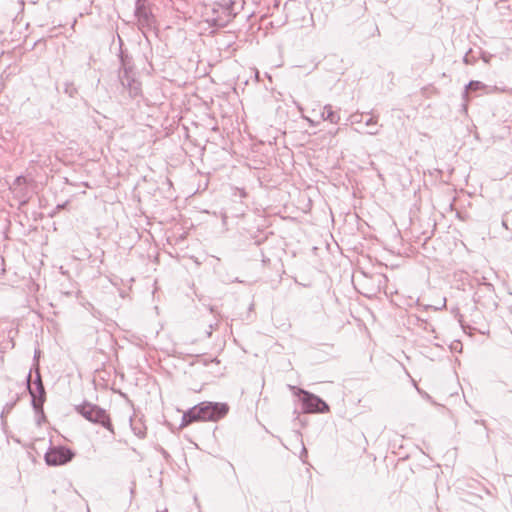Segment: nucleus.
<instances>
[{
    "label": "nucleus",
    "mask_w": 512,
    "mask_h": 512,
    "mask_svg": "<svg viewBox=\"0 0 512 512\" xmlns=\"http://www.w3.org/2000/svg\"><path fill=\"white\" fill-rule=\"evenodd\" d=\"M229 410L225 403L202 402L183 414L181 426L185 427L196 421H217Z\"/></svg>",
    "instance_id": "f257e3e1"
},
{
    "label": "nucleus",
    "mask_w": 512,
    "mask_h": 512,
    "mask_svg": "<svg viewBox=\"0 0 512 512\" xmlns=\"http://www.w3.org/2000/svg\"><path fill=\"white\" fill-rule=\"evenodd\" d=\"M75 410L89 422L99 424L110 432L114 433L113 425L105 409L99 407L96 404L84 402L83 404L77 405Z\"/></svg>",
    "instance_id": "f03ea898"
},
{
    "label": "nucleus",
    "mask_w": 512,
    "mask_h": 512,
    "mask_svg": "<svg viewBox=\"0 0 512 512\" xmlns=\"http://www.w3.org/2000/svg\"><path fill=\"white\" fill-rule=\"evenodd\" d=\"M235 2L232 0H220L214 2L211 7L212 15L207 20L212 26L225 27L236 16L234 11Z\"/></svg>",
    "instance_id": "7ed1b4c3"
},
{
    "label": "nucleus",
    "mask_w": 512,
    "mask_h": 512,
    "mask_svg": "<svg viewBox=\"0 0 512 512\" xmlns=\"http://www.w3.org/2000/svg\"><path fill=\"white\" fill-rule=\"evenodd\" d=\"M295 395L300 397L302 411L304 413H326L329 411L328 404L319 396L301 388L292 387Z\"/></svg>",
    "instance_id": "20e7f679"
},
{
    "label": "nucleus",
    "mask_w": 512,
    "mask_h": 512,
    "mask_svg": "<svg viewBox=\"0 0 512 512\" xmlns=\"http://www.w3.org/2000/svg\"><path fill=\"white\" fill-rule=\"evenodd\" d=\"M27 389L32 398V407L34 410L40 411L42 413V405L46 400V392L41 379V374L39 372L38 365L36 366V377L34 380L35 388L31 386V371L27 375Z\"/></svg>",
    "instance_id": "39448f33"
},
{
    "label": "nucleus",
    "mask_w": 512,
    "mask_h": 512,
    "mask_svg": "<svg viewBox=\"0 0 512 512\" xmlns=\"http://www.w3.org/2000/svg\"><path fill=\"white\" fill-rule=\"evenodd\" d=\"M123 70L119 73V81L123 91H127L130 98H136L141 94V83L131 75V70L127 67L126 57L121 54Z\"/></svg>",
    "instance_id": "423d86ee"
},
{
    "label": "nucleus",
    "mask_w": 512,
    "mask_h": 512,
    "mask_svg": "<svg viewBox=\"0 0 512 512\" xmlns=\"http://www.w3.org/2000/svg\"><path fill=\"white\" fill-rule=\"evenodd\" d=\"M75 453L65 446H53L45 453L44 459L49 466H60L69 463Z\"/></svg>",
    "instance_id": "0eeeda50"
},
{
    "label": "nucleus",
    "mask_w": 512,
    "mask_h": 512,
    "mask_svg": "<svg viewBox=\"0 0 512 512\" xmlns=\"http://www.w3.org/2000/svg\"><path fill=\"white\" fill-rule=\"evenodd\" d=\"M135 15L138 19V24L140 27H150L152 24V15L151 13L146 9V7L140 3V0H138L136 4L135 9Z\"/></svg>",
    "instance_id": "6e6552de"
},
{
    "label": "nucleus",
    "mask_w": 512,
    "mask_h": 512,
    "mask_svg": "<svg viewBox=\"0 0 512 512\" xmlns=\"http://www.w3.org/2000/svg\"><path fill=\"white\" fill-rule=\"evenodd\" d=\"M321 117L325 121H329L332 124H338L340 121V115L338 112L332 109V105L327 104L323 107Z\"/></svg>",
    "instance_id": "1a4fd4ad"
},
{
    "label": "nucleus",
    "mask_w": 512,
    "mask_h": 512,
    "mask_svg": "<svg viewBox=\"0 0 512 512\" xmlns=\"http://www.w3.org/2000/svg\"><path fill=\"white\" fill-rule=\"evenodd\" d=\"M378 124V116H372L370 117L366 122L365 125L371 127V130L367 132L369 135H377L379 133V129L375 128Z\"/></svg>",
    "instance_id": "9d476101"
},
{
    "label": "nucleus",
    "mask_w": 512,
    "mask_h": 512,
    "mask_svg": "<svg viewBox=\"0 0 512 512\" xmlns=\"http://www.w3.org/2000/svg\"><path fill=\"white\" fill-rule=\"evenodd\" d=\"M482 290L491 294V293H493V292H494V287H493V285H492V284H490V283H486V282L482 283V284L480 285V287L478 288V290L475 292V295H474V300H475V302H478V301H479L476 297H479V293H480V291H482Z\"/></svg>",
    "instance_id": "9b49d317"
},
{
    "label": "nucleus",
    "mask_w": 512,
    "mask_h": 512,
    "mask_svg": "<svg viewBox=\"0 0 512 512\" xmlns=\"http://www.w3.org/2000/svg\"><path fill=\"white\" fill-rule=\"evenodd\" d=\"M484 87V84L480 81H470L467 85H466V88H465V94L468 92V91H475V90H478L480 88Z\"/></svg>",
    "instance_id": "f8f14e48"
},
{
    "label": "nucleus",
    "mask_w": 512,
    "mask_h": 512,
    "mask_svg": "<svg viewBox=\"0 0 512 512\" xmlns=\"http://www.w3.org/2000/svg\"><path fill=\"white\" fill-rule=\"evenodd\" d=\"M37 415V423L40 425L42 421L45 420L44 410L42 409V413L40 411L34 410Z\"/></svg>",
    "instance_id": "ddd939ff"
},
{
    "label": "nucleus",
    "mask_w": 512,
    "mask_h": 512,
    "mask_svg": "<svg viewBox=\"0 0 512 512\" xmlns=\"http://www.w3.org/2000/svg\"><path fill=\"white\" fill-rule=\"evenodd\" d=\"M470 53H471V50H470L469 52H467V53L465 54L464 58H463V61H464V63H466V64H473V62H474V58H471V57H470Z\"/></svg>",
    "instance_id": "4468645a"
},
{
    "label": "nucleus",
    "mask_w": 512,
    "mask_h": 512,
    "mask_svg": "<svg viewBox=\"0 0 512 512\" xmlns=\"http://www.w3.org/2000/svg\"><path fill=\"white\" fill-rule=\"evenodd\" d=\"M14 404H15V403H10V404H9V403H7V404L5 405V407H4V411L9 412V411L13 408Z\"/></svg>",
    "instance_id": "2eb2a0df"
},
{
    "label": "nucleus",
    "mask_w": 512,
    "mask_h": 512,
    "mask_svg": "<svg viewBox=\"0 0 512 512\" xmlns=\"http://www.w3.org/2000/svg\"><path fill=\"white\" fill-rule=\"evenodd\" d=\"M214 329V325L213 324H210L209 325V330H207L206 334H207V337H210L212 335V330Z\"/></svg>",
    "instance_id": "dca6fc26"
},
{
    "label": "nucleus",
    "mask_w": 512,
    "mask_h": 512,
    "mask_svg": "<svg viewBox=\"0 0 512 512\" xmlns=\"http://www.w3.org/2000/svg\"><path fill=\"white\" fill-rule=\"evenodd\" d=\"M73 90H74V88L69 89V87H67V88L65 89V92H66V93H68V94H69V96H71V97H72V96H73Z\"/></svg>",
    "instance_id": "f3484780"
},
{
    "label": "nucleus",
    "mask_w": 512,
    "mask_h": 512,
    "mask_svg": "<svg viewBox=\"0 0 512 512\" xmlns=\"http://www.w3.org/2000/svg\"><path fill=\"white\" fill-rule=\"evenodd\" d=\"M352 118L354 119L353 122H357V123L361 122V119L360 118L356 119V116H352Z\"/></svg>",
    "instance_id": "a211bd4d"
},
{
    "label": "nucleus",
    "mask_w": 512,
    "mask_h": 512,
    "mask_svg": "<svg viewBox=\"0 0 512 512\" xmlns=\"http://www.w3.org/2000/svg\"><path fill=\"white\" fill-rule=\"evenodd\" d=\"M39 353H40L39 351H35L34 358H37Z\"/></svg>",
    "instance_id": "6ab92c4d"
},
{
    "label": "nucleus",
    "mask_w": 512,
    "mask_h": 512,
    "mask_svg": "<svg viewBox=\"0 0 512 512\" xmlns=\"http://www.w3.org/2000/svg\"><path fill=\"white\" fill-rule=\"evenodd\" d=\"M21 179H22V177H18L16 181L20 182Z\"/></svg>",
    "instance_id": "aec40b11"
}]
</instances>
